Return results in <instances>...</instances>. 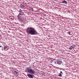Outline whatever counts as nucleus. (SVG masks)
Returning a JSON list of instances; mask_svg holds the SVG:
<instances>
[{"label": "nucleus", "instance_id": "nucleus-1", "mask_svg": "<svg viewBox=\"0 0 79 79\" xmlns=\"http://www.w3.org/2000/svg\"><path fill=\"white\" fill-rule=\"evenodd\" d=\"M26 31L28 34L36 35L37 34V31L35 29L32 27H28L26 30Z\"/></svg>", "mask_w": 79, "mask_h": 79}, {"label": "nucleus", "instance_id": "nucleus-2", "mask_svg": "<svg viewBox=\"0 0 79 79\" xmlns=\"http://www.w3.org/2000/svg\"><path fill=\"white\" fill-rule=\"evenodd\" d=\"M26 70L28 73L31 74H34V73H35V71L34 69H32L30 67H27Z\"/></svg>", "mask_w": 79, "mask_h": 79}, {"label": "nucleus", "instance_id": "nucleus-3", "mask_svg": "<svg viewBox=\"0 0 79 79\" xmlns=\"http://www.w3.org/2000/svg\"><path fill=\"white\" fill-rule=\"evenodd\" d=\"M24 16V13L22 12L21 13H19L18 16H17L18 19L19 20V21L21 20L23 18Z\"/></svg>", "mask_w": 79, "mask_h": 79}, {"label": "nucleus", "instance_id": "nucleus-4", "mask_svg": "<svg viewBox=\"0 0 79 79\" xmlns=\"http://www.w3.org/2000/svg\"><path fill=\"white\" fill-rule=\"evenodd\" d=\"M27 76L29 78H33V77L34 76L33 75H31V74H28L27 75Z\"/></svg>", "mask_w": 79, "mask_h": 79}, {"label": "nucleus", "instance_id": "nucleus-5", "mask_svg": "<svg viewBox=\"0 0 79 79\" xmlns=\"http://www.w3.org/2000/svg\"><path fill=\"white\" fill-rule=\"evenodd\" d=\"M57 61H62V60H61V58L60 57H58L57 60Z\"/></svg>", "mask_w": 79, "mask_h": 79}, {"label": "nucleus", "instance_id": "nucleus-6", "mask_svg": "<svg viewBox=\"0 0 79 79\" xmlns=\"http://www.w3.org/2000/svg\"><path fill=\"white\" fill-rule=\"evenodd\" d=\"M26 20V18H25V17H23L22 18V19L21 20H20V21H25Z\"/></svg>", "mask_w": 79, "mask_h": 79}, {"label": "nucleus", "instance_id": "nucleus-7", "mask_svg": "<svg viewBox=\"0 0 79 79\" xmlns=\"http://www.w3.org/2000/svg\"><path fill=\"white\" fill-rule=\"evenodd\" d=\"M8 47V46H5L4 48V50L5 51L8 50V49H7Z\"/></svg>", "mask_w": 79, "mask_h": 79}, {"label": "nucleus", "instance_id": "nucleus-8", "mask_svg": "<svg viewBox=\"0 0 79 79\" xmlns=\"http://www.w3.org/2000/svg\"><path fill=\"white\" fill-rule=\"evenodd\" d=\"M57 64L60 65L61 64H62V61H57Z\"/></svg>", "mask_w": 79, "mask_h": 79}, {"label": "nucleus", "instance_id": "nucleus-9", "mask_svg": "<svg viewBox=\"0 0 79 79\" xmlns=\"http://www.w3.org/2000/svg\"><path fill=\"white\" fill-rule=\"evenodd\" d=\"M14 73L16 76H18V73L16 71H14Z\"/></svg>", "mask_w": 79, "mask_h": 79}, {"label": "nucleus", "instance_id": "nucleus-10", "mask_svg": "<svg viewBox=\"0 0 79 79\" xmlns=\"http://www.w3.org/2000/svg\"><path fill=\"white\" fill-rule=\"evenodd\" d=\"M63 74V72L61 71H60V73H59L58 76H59V77H61V76H62V74Z\"/></svg>", "mask_w": 79, "mask_h": 79}, {"label": "nucleus", "instance_id": "nucleus-11", "mask_svg": "<svg viewBox=\"0 0 79 79\" xmlns=\"http://www.w3.org/2000/svg\"><path fill=\"white\" fill-rule=\"evenodd\" d=\"M18 11L19 12V13H24L22 11V10L21 9H19Z\"/></svg>", "mask_w": 79, "mask_h": 79}, {"label": "nucleus", "instance_id": "nucleus-12", "mask_svg": "<svg viewBox=\"0 0 79 79\" xmlns=\"http://www.w3.org/2000/svg\"><path fill=\"white\" fill-rule=\"evenodd\" d=\"M62 3H63L66 4L67 3V2H66V1L65 0H64L62 1Z\"/></svg>", "mask_w": 79, "mask_h": 79}, {"label": "nucleus", "instance_id": "nucleus-13", "mask_svg": "<svg viewBox=\"0 0 79 79\" xmlns=\"http://www.w3.org/2000/svg\"><path fill=\"white\" fill-rule=\"evenodd\" d=\"M21 8H24V6L23 5H21L20 6Z\"/></svg>", "mask_w": 79, "mask_h": 79}, {"label": "nucleus", "instance_id": "nucleus-14", "mask_svg": "<svg viewBox=\"0 0 79 79\" xmlns=\"http://www.w3.org/2000/svg\"><path fill=\"white\" fill-rule=\"evenodd\" d=\"M73 49V46H71L69 47V49L70 50H72Z\"/></svg>", "mask_w": 79, "mask_h": 79}, {"label": "nucleus", "instance_id": "nucleus-15", "mask_svg": "<svg viewBox=\"0 0 79 79\" xmlns=\"http://www.w3.org/2000/svg\"><path fill=\"white\" fill-rule=\"evenodd\" d=\"M67 34H69V35H72L71 34V32H68L67 33Z\"/></svg>", "mask_w": 79, "mask_h": 79}, {"label": "nucleus", "instance_id": "nucleus-16", "mask_svg": "<svg viewBox=\"0 0 79 79\" xmlns=\"http://www.w3.org/2000/svg\"><path fill=\"white\" fill-rule=\"evenodd\" d=\"M72 48H74V47H75V45H73L72 46Z\"/></svg>", "mask_w": 79, "mask_h": 79}, {"label": "nucleus", "instance_id": "nucleus-17", "mask_svg": "<svg viewBox=\"0 0 79 79\" xmlns=\"http://www.w3.org/2000/svg\"><path fill=\"white\" fill-rule=\"evenodd\" d=\"M54 63L55 64H56V61H54Z\"/></svg>", "mask_w": 79, "mask_h": 79}, {"label": "nucleus", "instance_id": "nucleus-18", "mask_svg": "<svg viewBox=\"0 0 79 79\" xmlns=\"http://www.w3.org/2000/svg\"><path fill=\"white\" fill-rule=\"evenodd\" d=\"M2 45L0 46V47H2Z\"/></svg>", "mask_w": 79, "mask_h": 79}, {"label": "nucleus", "instance_id": "nucleus-19", "mask_svg": "<svg viewBox=\"0 0 79 79\" xmlns=\"http://www.w3.org/2000/svg\"><path fill=\"white\" fill-rule=\"evenodd\" d=\"M32 68H34V69H35V68H34V67H33Z\"/></svg>", "mask_w": 79, "mask_h": 79}]
</instances>
